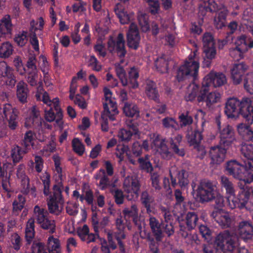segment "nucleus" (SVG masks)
Here are the masks:
<instances>
[{"instance_id":"nucleus-1","label":"nucleus","mask_w":253,"mask_h":253,"mask_svg":"<svg viewBox=\"0 0 253 253\" xmlns=\"http://www.w3.org/2000/svg\"><path fill=\"white\" fill-rule=\"evenodd\" d=\"M224 112L228 118H236L240 114L250 125L253 123V106L249 98H244L241 101L236 98L228 99Z\"/></svg>"},{"instance_id":"nucleus-2","label":"nucleus","mask_w":253,"mask_h":253,"mask_svg":"<svg viewBox=\"0 0 253 253\" xmlns=\"http://www.w3.org/2000/svg\"><path fill=\"white\" fill-rule=\"evenodd\" d=\"M141 145L142 148L147 151L151 149L158 152L164 159H169L172 156L165 143V140L160 139L157 133L150 134L149 139L143 140Z\"/></svg>"},{"instance_id":"nucleus-3","label":"nucleus","mask_w":253,"mask_h":253,"mask_svg":"<svg viewBox=\"0 0 253 253\" xmlns=\"http://www.w3.org/2000/svg\"><path fill=\"white\" fill-rule=\"evenodd\" d=\"M197 50L194 51L188 56V59L178 69L176 78L180 82L189 77L195 78L198 72L199 63L197 57Z\"/></svg>"},{"instance_id":"nucleus-4","label":"nucleus","mask_w":253,"mask_h":253,"mask_svg":"<svg viewBox=\"0 0 253 253\" xmlns=\"http://www.w3.org/2000/svg\"><path fill=\"white\" fill-rule=\"evenodd\" d=\"M213 246L221 253H231L238 247V239L233 233L225 231L216 237Z\"/></svg>"},{"instance_id":"nucleus-5","label":"nucleus","mask_w":253,"mask_h":253,"mask_svg":"<svg viewBox=\"0 0 253 253\" xmlns=\"http://www.w3.org/2000/svg\"><path fill=\"white\" fill-rule=\"evenodd\" d=\"M227 82L225 75L221 73L210 72L204 78L202 83V86L200 90V94L197 97L199 102H201L205 99V94L209 91V87H219Z\"/></svg>"},{"instance_id":"nucleus-6","label":"nucleus","mask_w":253,"mask_h":253,"mask_svg":"<svg viewBox=\"0 0 253 253\" xmlns=\"http://www.w3.org/2000/svg\"><path fill=\"white\" fill-rule=\"evenodd\" d=\"M115 71L117 77L119 78L122 85L124 86H127L130 88H136L138 86L137 81L139 77L137 70L133 67L128 72V78L126 76V72L123 67L119 63L115 64Z\"/></svg>"},{"instance_id":"nucleus-7","label":"nucleus","mask_w":253,"mask_h":253,"mask_svg":"<svg viewBox=\"0 0 253 253\" xmlns=\"http://www.w3.org/2000/svg\"><path fill=\"white\" fill-rule=\"evenodd\" d=\"M216 191V186L212 183L204 180L199 185L197 195L201 202H209L213 199Z\"/></svg>"},{"instance_id":"nucleus-8","label":"nucleus","mask_w":253,"mask_h":253,"mask_svg":"<svg viewBox=\"0 0 253 253\" xmlns=\"http://www.w3.org/2000/svg\"><path fill=\"white\" fill-rule=\"evenodd\" d=\"M18 114L17 110L8 103L5 104L0 108L1 118L7 121L8 126L11 129H15L18 126Z\"/></svg>"},{"instance_id":"nucleus-9","label":"nucleus","mask_w":253,"mask_h":253,"mask_svg":"<svg viewBox=\"0 0 253 253\" xmlns=\"http://www.w3.org/2000/svg\"><path fill=\"white\" fill-rule=\"evenodd\" d=\"M124 188L127 194L126 196L128 200H133L138 198L140 184L137 178L133 176H127L124 181Z\"/></svg>"},{"instance_id":"nucleus-10","label":"nucleus","mask_w":253,"mask_h":253,"mask_svg":"<svg viewBox=\"0 0 253 253\" xmlns=\"http://www.w3.org/2000/svg\"><path fill=\"white\" fill-rule=\"evenodd\" d=\"M63 189V186L60 183L53 187V194L47 203L48 210L50 213L56 215L60 213L61 208L59 207L58 203L62 200L61 192Z\"/></svg>"},{"instance_id":"nucleus-11","label":"nucleus","mask_w":253,"mask_h":253,"mask_svg":"<svg viewBox=\"0 0 253 253\" xmlns=\"http://www.w3.org/2000/svg\"><path fill=\"white\" fill-rule=\"evenodd\" d=\"M0 75L3 84L13 88L16 83L14 69L5 61L0 62Z\"/></svg>"},{"instance_id":"nucleus-12","label":"nucleus","mask_w":253,"mask_h":253,"mask_svg":"<svg viewBox=\"0 0 253 253\" xmlns=\"http://www.w3.org/2000/svg\"><path fill=\"white\" fill-rule=\"evenodd\" d=\"M108 48L111 53L117 52L120 57H124L126 53L125 40L123 34H119L116 40L111 37L108 42Z\"/></svg>"},{"instance_id":"nucleus-13","label":"nucleus","mask_w":253,"mask_h":253,"mask_svg":"<svg viewBox=\"0 0 253 253\" xmlns=\"http://www.w3.org/2000/svg\"><path fill=\"white\" fill-rule=\"evenodd\" d=\"M42 102L49 107L53 106L54 110L57 111V119L56 121V125L60 128L63 127V115L59 106V100L58 98H55L51 99L48 94L46 92H44L42 94Z\"/></svg>"},{"instance_id":"nucleus-14","label":"nucleus","mask_w":253,"mask_h":253,"mask_svg":"<svg viewBox=\"0 0 253 253\" xmlns=\"http://www.w3.org/2000/svg\"><path fill=\"white\" fill-rule=\"evenodd\" d=\"M160 210L164 218V219L161 221L162 229L164 233L168 236H170L174 232L173 216L168 209L161 207Z\"/></svg>"},{"instance_id":"nucleus-15","label":"nucleus","mask_w":253,"mask_h":253,"mask_svg":"<svg viewBox=\"0 0 253 253\" xmlns=\"http://www.w3.org/2000/svg\"><path fill=\"white\" fill-rule=\"evenodd\" d=\"M220 143L225 148H228L236 141L234 131L229 125L225 126L220 130Z\"/></svg>"},{"instance_id":"nucleus-16","label":"nucleus","mask_w":253,"mask_h":253,"mask_svg":"<svg viewBox=\"0 0 253 253\" xmlns=\"http://www.w3.org/2000/svg\"><path fill=\"white\" fill-rule=\"evenodd\" d=\"M248 66L244 62L235 63L230 69L231 78L235 84L241 83L242 77L248 69Z\"/></svg>"},{"instance_id":"nucleus-17","label":"nucleus","mask_w":253,"mask_h":253,"mask_svg":"<svg viewBox=\"0 0 253 253\" xmlns=\"http://www.w3.org/2000/svg\"><path fill=\"white\" fill-rule=\"evenodd\" d=\"M246 167L239 163L235 160H232L227 162L226 169L228 173L234 178L241 179L243 176L242 172L245 170Z\"/></svg>"},{"instance_id":"nucleus-18","label":"nucleus","mask_w":253,"mask_h":253,"mask_svg":"<svg viewBox=\"0 0 253 253\" xmlns=\"http://www.w3.org/2000/svg\"><path fill=\"white\" fill-rule=\"evenodd\" d=\"M211 215L222 228L230 227L232 222V219L229 213L221 210H217L213 211Z\"/></svg>"},{"instance_id":"nucleus-19","label":"nucleus","mask_w":253,"mask_h":253,"mask_svg":"<svg viewBox=\"0 0 253 253\" xmlns=\"http://www.w3.org/2000/svg\"><path fill=\"white\" fill-rule=\"evenodd\" d=\"M127 45L131 48L136 49L139 45L140 36L139 35L137 26L134 23H131L127 34Z\"/></svg>"},{"instance_id":"nucleus-20","label":"nucleus","mask_w":253,"mask_h":253,"mask_svg":"<svg viewBox=\"0 0 253 253\" xmlns=\"http://www.w3.org/2000/svg\"><path fill=\"white\" fill-rule=\"evenodd\" d=\"M237 233L244 240L251 239L253 235V226L251 222L245 220L240 222Z\"/></svg>"},{"instance_id":"nucleus-21","label":"nucleus","mask_w":253,"mask_h":253,"mask_svg":"<svg viewBox=\"0 0 253 253\" xmlns=\"http://www.w3.org/2000/svg\"><path fill=\"white\" fill-rule=\"evenodd\" d=\"M128 129H121L118 132V137L122 141L128 142L130 140L133 134H139L137 126L131 122L126 124Z\"/></svg>"},{"instance_id":"nucleus-22","label":"nucleus","mask_w":253,"mask_h":253,"mask_svg":"<svg viewBox=\"0 0 253 253\" xmlns=\"http://www.w3.org/2000/svg\"><path fill=\"white\" fill-rule=\"evenodd\" d=\"M226 150L225 148H221L218 146L212 147L210 151L211 163L214 164H219L223 162Z\"/></svg>"},{"instance_id":"nucleus-23","label":"nucleus","mask_w":253,"mask_h":253,"mask_svg":"<svg viewBox=\"0 0 253 253\" xmlns=\"http://www.w3.org/2000/svg\"><path fill=\"white\" fill-rule=\"evenodd\" d=\"M42 120L40 116V113L35 106L32 108L31 116L27 118L25 122L26 127H38L42 125Z\"/></svg>"},{"instance_id":"nucleus-24","label":"nucleus","mask_w":253,"mask_h":253,"mask_svg":"<svg viewBox=\"0 0 253 253\" xmlns=\"http://www.w3.org/2000/svg\"><path fill=\"white\" fill-rule=\"evenodd\" d=\"M149 225L156 240L161 241L164 237L163 231L161 228V223L156 217L151 215L149 218Z\"/></svg>"},{"instance_id":"nucleus-25","label":"nucleus","mask_w":253,"mask_h":253,"mask_svg":"<svg viewBox=\"0 0 253 253\" xmlns=\"http://www.w3.org/2000/svg\"><path fill=\"white\" fill-rule=\"evenodd\" d=\"M12 27L13 25L11 23V19L10 15H4L0 20V36L11 35L12 31Z\"/></svg>"},{"instance_id":"nucleus-26","label":"nucleus","mask_w":253,"mask_h":253,"mask_svg":"<svg viewBox=\"0 0 253 253\" xmlns=\"http://www.w3.org/2000/svg\"><path fill=\"white\" fill-rule=\"evenodd\" d=\"M217 4L215 3L214 0H208L201 2L199 5V14L201 15H205L206 11L209 10L211 12H215L217 10H219Z\"/></svg>"},{"instance_id":"nucleus-27","label":"nucleus","mask_w":253,"mask_h":253,"mask_svg":"<svg viewBox=\"0 0 253 253\" xmlns=\"http://www.w3.org/2000/svg\"><path fill=\"white\" fill-rule=\"evenodd\" d=\"M114 11L122 24L128 23L131 19V15H133L134 14L133 13L128 14L125 11L124 7L120 3L116 5Z\"/></svg>"},{"instance_id":"nucleus-28","label":"nucleus","mask_w":253,"mask_h":253,"mask_svg":"<svg viewBox=\"0 0 253 253\" xmlns=\"http://www.w3.org/2000/svg\"><path fill=\"white\" fill-rule=\"evenodd\" d=\"M28 93L27 84L23 81H20L17 83L16 86V95L21 103L27 102Z\"/></svg>"},{"instance_id":"nucleus-29","label":"nucleus","mask_w":253,"mask_h":253,"mask_svg":"<svg viewBox=\"0 0 253 253\" xmlns=\"http://www.w3.org/2000/svg\"><path fill=\"white\" fill-rule=\"evenodd\" d=\"M104 115L108 117L111 120L115 119V116L118 114L115 100L109 102L103 103Z\"/></svg>"},{"instance_id":"nucleus-30","label":"nucleus","mask_w":253,"mask_h":253,"mask_svg":"<svg viewBox=\"0 0 253 253\" xmlns=\"http://www.w3.org/2000/svg\"><path fill=\"white\" fill-rule=\"evenodd\" d=\"M108 176H109L106 174L105 170L103 169H100L94 175L96 180H99L98 186L102 190L105 189L110 185V180Z\"/></svg>"},{"instance_id":"nucleus-31","label":"nucleus","mask_w":253,"mask_h":253,"mask_svg":"<svg viewBox=\"0 0 253 253\" xmlns=\"http://www.w3.org/2000/svg\"><path fill=\"white\" fill-rule=\"evenodd\" d=\"M169 58L166 55L160 56L155 60V66L157 70L161 73L168 72L169 64Z\"/></svg>"},{"instance_id":"nucleus-32","label":"nucleus","mask_w":253,"mask_h":253,"mask_svg":"<svg viewBox=\"0 0 253 253\" xmlns=\"http://www.w3.org/2000/svg\"><path fill=\"white\" fill-rule=\"evenodd\" d=\"M145 92L150 99L156 100L158 96L155 83L151 80H146L145 83Z\"/></svg>"},{"instance_id":"nucleus-33","label":"nucleus","mask_w":253,"mask_h":253,"mask_svg":"<svg viewBox=\"0 0 253 253\" xmlns=\"http://www.w3.org/2000/svg\"><path fill=\"white\" fill-rule=\"evenodd\" d=\"M219 10L218 15L215 16L214 19V25L218 29L225 26L226 18L228 13V10L224 6H223L222 8H220Z\"/></svg>"},{"instance_id":"nucleus-34","label":"nucleus","mask_w":253,"mask_h":253,"mask_svg":"<svg viewBox=\"0 0 253 253\" xmlns=\"http://www.w3.org/2000/svg\"><path fill=\"white\" fill-rule=\"evenodd\" d=\"M140 201L146 208L147 212L149 214L152 213L151 206L154 203V199L147 191L142 192L140 196Z\"/></svg>"},{"instance_id":"nucleus-35","label":"nucleus","mask_w":253,"mask_h":253,"mask_svg":"<svg viewBox=\"0 0 253 253\" xmlns=\"http://www.w3.org/2000/svg\"><path fill=\"white\" fill-rule=\"evenodd\" d=\"M187 141L190 146H193L194 148L198 146L202 139L201 133L198 130L188 132L187 135Z\"/></svg>"},{"instance_id":"nucleus-36","label":"nucleus","mask_w":253,"mask_h":253,"mask_svg":"<svg viewBox=\"0 0 253 253\" xmlns=\"http://www.w3.org/2000/svg\"><path fill=\"white\" fill-rule=\"evenodd\" d=\"M47 247L49 253H61L60 241L58 238L53 236L48 237Z\"/></svg>"},{"instance_id":"nucleus-37","label":"nucleus","mask_w":253,"mask_h":253,"mask_svg":"<svg viewBox=\"0 0 253 253\" xmlns=\"http://www.w3.org/2000/svg\"><path fill=\"white\" fill-rule=\"evenodd\" d=\"M207 93L205 94L204 101L206 102V105L209 107L220 101L221 95L219 92L216 91H212L207 94Z\"/></svg>"},{"instance_id":"nucleus-38","label":"nucleus","mask_w":253,"mask_h":253,"mask_svg":"<svg viewBox=\"0 0 253 253\" xmlns=\"http://www.w3.org/2000/svg\"><path fill=\"white\" fill-rule=\"evenodd\" d=\"M237 129L239 134L245 140L253 142V131L251 129L249 126L244 124H240L238 126Z\"/></svg>"},{"instance_id":"nucleus-39","label":"nucleus","mask_w":253,"mask_h":253,"mask_svg":"<svg viewBox=\"0 0 253 253\" xmlns=\"http://www.w3.org/2000/svg\"><path fill=\"white\" fill-rule=\"evenodd\" d=\"M25 238L28 244H30L35 236V219L31 218L27 222L25 228Z\"/></svg>"},{"instance_id":"nucleus-40","label":"nucleus","mask_w":253,"mask_h":253,"mask_svg":"<svg viewBox=\"0 0 253 253\" xmlns=\"http://www.w3.org/2000/svg\"><path fill=\"white\" fill-rule=\"evenodd\" d=\"M28 152L27 148L22 149L20 147L15 145L11 151V157L14 163H18L22 159L24 155Z\"/></svg>"},{"instance_id":"nucleus-41","label":"nucleus","mask_w":253,"mask_h":253,"mask_svg":"<svg viewBox=\"0 0 253 253\" xmlns=\"http://www.w3.org/2000/svg\"><path fill=\"white\" fill-rule=\"evenodd\" d=\"M220 183L221 187L225 189L226 195L235 193V186L227 177L224 175L221 176L220 178Z\"/></svg>"},{"instance_id":"nucleus-42","label":"nucleus","mask_w":253,"mask_h":253,"mask_svg":"<svg viewBox=\"0 0 253 253\" xmlns=\"http://www.w3.org/2000/svg\"><path fill=\"white\" fill-rule=\"evenodd\" d=\"M13 47L9 42H3L0 45V58H7L13 53Z\"/></svg>"},{"instance_id":"nucleus-43","label":"nucleus","mask_w":253,"mask_h":253,"mask_svg":"<svg viewBox=\"0 0 253 253\" xmlns=\"http://www.w3.org/2000/svg\"><path fill=\"white\" fill-rule=\"evenodd\" d=\"M240 152L243 157L253 162V144L243 143L241 145Z\"/></svg>"},{"instance_id":"nucleus-44","label":"nucleus","mask_w":253,"mask_h":253,"mask_svg":"<svg viewBox=\"0 0 253 253\" xmlns=\"http://www.w3.org/2000/svg\"><path fill=\"white\" fill-rule=\"evenodd\" d=\"M123 213L125 218L132 217L134 222L138 217V209L135 204H132L130 207H126L123 210Z\"/></svg>"},{"instance_id":"nucleus-45","label":"nucleus","mask_w":253,"mask_h":253,"mask_svg":"<svg viewBox=\"0 0 253 253\" xmlns=\"http://www.w3.org/2000/svg\"><path fill=\"white\" fill-rule=\"evenodd\" d=\"M124 113L128 117H137L139 115L137 107L133 103H125L123 108Z\"/></svg>"},{"instance_id":"nucleus-46","label":"nucleus","mask_w":253,"mask_h":253,"mask_svg":"<svg viewBox=\"0 0 253 253\" xmlns=\"http://www.w3.org/2000/svg\"><path fill=\"white\" fill-rule=\"evenodd\" d=\"M199 87L195 83H193L189 85L187 88L185 99L187 101L193 100L197 95Z\"/></svg>"},{"instance_id":"nucleus-47","label":"nucleus","mask_w":253,"mask_h":253,"mask_svg":"<svg viewBox=\"0 0 253 253\" xmlns=\"http://www.w3.org/2000/svg\"><path fill=\"white\" fill-rule=\"evenodd\" d=\"M198 220V215L193 212H188L185 217V223L189 230L194 229Z\"/></svg>"},{"instance_id":"nucleus-48","label":"nucleus","mask_w":253,"mask_h":253,"mask_svg":"<svg viewBox=\"0 0 253 253\" xmlns=\"http://www.w3.org/2000/svg\"><path fill=\"white\" fill-rule=\"evenodd\" d=\"M252 190L242 189L238 195V200L240 203L241 209L244 208L248 202L251 196Z\"/></svg>"},{"instance_id":"nucleus-49","label":"nucleus","mask_w":253,"mask_h":253,"mask_svg":"<svg viewBox=\"0 0 253 253\" xmlns=\"http://www.w3.org/2000/svg\"><path fill=\"white\" fill-rule=\"evenodd\" d=\"M138 20L143 32H147L149 29L148 16L144 12L139 11L138 13Z\"/></svg>"},{"instance_id":"nucleus-50","label":"nucleus","mask_w":253,"mask_h":253,"mask_svg":"<svg viewBox=\"0 0 253 253\" xmlns=\"http://www.w3.org/2000/svg\"><path fill=\"white\" fill-rule=\"evenodd\" d=\"M47 211L38 206H36L34 210V215L38 223L41 224L46 218Z\"/></svg>"},{"instance_id":"nucleus-51","label":"nucleus","mask_w":253,"mask_h":253,"mask_svg":"<svg viewBox=\"0 0 253 253\" xmlns=\"http://www.w3.org/2000/svg\"><path fill=\"white\" fill-rule=\"evenodd\" d=\"M182 140V136L177 135L174 139L171 138L170 140L171 147L175 154L180 156L184 155V152L183 149H179L177 144H179Z\"/></svg>"},{"instance_id":"nucleus-52","label":"nucleus","mask_w":253,"mask_h":253,"mask_svg":"<svg viewBox=\"0 0 253 253\" xmlns=\"http://www.w3.org/2000/svg\"><path fill=\"white\" fill-rule=\"evenodd\" d=\"M30 31L31 33H35L37 30L42 31L44 25V21L42 17H40L37 20H32L30 23Z\"/></svg>"},{"instance_id":"nucleus-53","label":"nucleus","mask_w":253,"mask_h":253,"mask_svg":"<svg viewBox=\"0 0 253 253\" xmlns=\"http://www.w3.org/2000/svg\"><path fill=\"white\" fill-rule=\"evenodd\" d=\"M73 149L79 156H82L84 152V146L82 141L78 138L73 139L72 142Z\"/></svg>"},{"instance_id":"nucleus-54","label":"nucleus","mask_w":253,"mask_h":253,"mask_svg":"<svg viewBox=\"0 0 253 253\" xmlns=\"http://www.w3.org/2000/svg\"><path fill=\"white\" fill-rule=\"evenodd\" d=\"M226 199L227 205L230 209H233L236 208L241 209V205L238 200V197H235V193L227 195Z\"/></svg>"},{"instance_id":"nucleus-55","label":"nucleus","mask_w":253,"mask_h":253,"mask_svg":"<svg viewBox=\"0 0 253 253\" xmlns=\"http://www.w3.org/2000/svg\"><path fill=\"white\" fill-rule=\"evenodd\" d=\"M244 87L250 94H253V74H248L244 80Z\"/></svg>"},{"instance_id":"nucleus-56","label":"nucleus","mask_w":253,"mask_h":253,"mask_svg":"<svg viewBox=\"0 0 253 253\" xmlns=\"http://www.w3.org/2000/svg\"><path fill=\"white\" fill-rule=\"evenodd\" d=\"M88 66L90 67L92 70L96 72H99L102 70V66L93 55H90L88 61Z\"/></svg>"},{"instance_id":"nucleus-57","label":"nucleus","mask_w":253,"mask_h":253,"mask_svg":"<svg viewBox=\"0 0 253 253\" xmlns=\"http://www.w3.org/2000/svg\"><path fill=\"white\" fill-rule=\"evenodd\" d=\"M163 126L167 128L177 130L179 128L178 123L172 118L166 117L162 120Z\"/></svg>"},{"instance_id":"nucleus-58","label":"nucleus","mask_w":253,"mask_h":253,"mask_svg":"<svg viewBox=\"0 0 253 253\" xmlns=\"http://www.w3.org/2000/svg\"><path fill=\"white\" fill-rule=\"evenodd\" d=\"M249 11L247 10L244 11L242 17V23L243 25L249 27V30L253 36V17L251 15H248Z\"/></svg>"},{"instance_id":"nucleus-59","label":"nucleus","mask_w":253,"mask_h":253,"mask_svg":"<svg viewBox=\"0 0 253 253\" xmlns=\"http://www.w3.org/2000/svg\"><path fill=\"white\" fill-rule=\"evenodd\" d=\"M188 172L184 169L181 170L180 172H178L177 176L178 180V183L181 188L184 187L188 184Z\"/></svg>"},{"instance_id":"nucleus-60","label":"nucleus","mask_w":253,"mask_h":253,"mask_svg":"<svg viewBox=\"0 0 253 253\" xmlns=\"http://www.w3.org/2000/svg\"><path fill=\"white\" fill-rule=\"evenodd\" d=\"M246 38V36L244 35L238 37L235 42V47L247 52L248 50V46Z\"/></svg>"},{"instance_id":"nucleus-61","label":"nucleus","mask_w":253,"mask_h":253,"mask_svg":"<svg viewBox=\"0 0 253 253\" xmlns=\"http://www.w3.org/2000/svg\"><path fill=\"white\" fill-rule=\"evenodd\" d=\"M27 33L22 31L16 34L14 38V41L20 46H23L27 42Z\"/></svg>"},{"instance_id":"nucleus-62","label":"nucleus","mask_w":253,"mask_h":253,"mask_svg":"<svg viewBox=\"0 0 253 253\" xmlns=\"http://www.w3.org/2000/svg\"><path fill=\"white\" fill-rule=\"evenodd\" d=\"M246 52V51L241 50V49L236 47L231 48L229 50L230 55L236 60L243 59Z\"/></svg>"},{"instance_id":"nucleus-63","label":"nucleus","mask_w":253,"mask_h":253,"mask_svg":"<svg viewBox=\"0 0 253 253\" xmlns=\"http://www.w3.org/2000/svg\"><path fill=\"white\" fill-rule=\"evenodd\" d=\"M41 227L45 230H49V232L53 233L55 231V222L54 220L46 218L42 223L40 224Z\"/></svg>"},{"instance_id":"nucleus-64","label":"nucleus","mask_w":253,"mask_h":253,"mask_svg":"<svg viewBox=\"0 0 253 253\" xmlns=\"http://www.w3.org/2000/svg\"><path fill=\"white\" fill-rule=\"evenodd\" d=\"M10 241L15 250H20L22 245V239L19 234L17 233H13L11 235Z\"/></svg>"}]
</instances>
